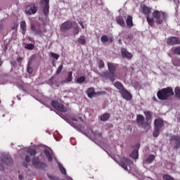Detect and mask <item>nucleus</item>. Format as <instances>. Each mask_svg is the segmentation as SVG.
Listing matches in <instances>:
<instances>
[{"instance_id": "1", "label": "nucleus", "mask_w": 180, "mask_h": 180, "mask_svg": "<svg viewBox=\"0 0 180 180\" xmlns=\"http://www.w3.org/2000/svg\"><path fill=\"white\" fill-rule=\"evenodd\" d=\"M175 93L174 92V89L172 87H166L159 90L157 93V96L160 101H167L171 96H174Z\"/></svg>"}, {"instance_id": "2", "label": "nucleus", "mask_w": 180, "mask_h": 180, "mask_svg": "<svg viewBox=\"0 0 180 180\" xmlns=\"http://www.w3.org/2000/svg\"><path fill=\"white\" fill-rule=\"evenodd\" d=\"M153 17L155 19L156 25H162L168 20V14L164 11L155 10L152 13Z\"/></svg>"}, {"instance_id": "3", "label": "nucleus", "mask_w": 180, "mask_h": 180, "mask_svg": "<svg viewBox=\"0 0 180 180\" xmlns=\"http://www.w3.org/2000/svg\"><path fill=\"white\" fill-rule=\"evenodd\" d=\"M32 164L33 167L37 169H44V168L47 167V164H46L45 162H40V158L39 157H34L32 159Z\"/></svg>"}, {"instance_id": "4", "label": "nucleus", "mask_w": 180, "mask_h": 180, "mask_svg": "<svg viewBox=\"0 0 180 180\" xmlns=\"http://www.w3.org/2000/svg\"><path fill=\"white\" fill-rule=\"evenodd\" d=\"M108 72L110 73L111 77H110V81L111 82H115V77H116V64L108 62L107 63Z\"/></svg>"}, {"instance_id": "5", "label": "nucleus", "mask_w": 180, "mask_h": 180, "mask_svg": "<svg viewBox=\"0 0 180 180\" xmlns=\"http://www.w3.org/2000/svg\"><path fill=\"white\" fill-rule=\"evenodd\" d=\"M119 165L122 167L125 171H129V168L127 167H130V165H133V161L130 160L127 158H122L118 162Z\"/></svg>"}, {"instance_id": "6", "label": "nucleus", "mask_w": 180, "mask_h": 180, "mask_svg": "<svg viewBox=\"0 0 180 180\" xmlns=\"http://www.w3.org/2000/svg\"><path fill=\"white\" fill-rule=\"evenodd\" d=\"M51 106H53L54 109H56V110L61 112L62 113H65V112L68 110L66 106H65L63 104L58 103V101H52Z\"/></svg>"}, {"instance_id": "7", "label": "nucleus", "mask_w": 180, "mask_h": 180, "mask_svg": "<svg viewBox=\"0 0 180 180\" xmlns=\"http://www.w3.org/2000/svg\"><path fill=\"white\" fill-rule=\"evenodd\" d=\"M145 116H146V120L144 123L145 128L148 127L149 129H151V122L153 121V112L151 111H144L143 112Z\"/></svg>"}, {"instance_id": "8", "label": "nucleus", "mask_w": 180, "mask_h": 180, "mask_svg": "<svg viewBox=\"0 0 180 180\" xmlns=\"http://www.w3.org/2000/svg\"><path fill=\"white\" fill-rule=\"evenodd\" d=\"M37 13V6L34 4H28L25 7L26 15H32Z\"/></svg>"}, {"instance_id": "9", "label": "nucleus", "mask_w": 180, "mask_h": 180, "mask_svg": "<svg viewBox=\"0 0 180 180\" xmlns=\"http://www.w3.org/2000/svg\"><path fill=\"white\" fill-rule=\"evenodd\" d=\"M144 120H145V118H144V116L141 115H136V124H137V126L139 127H141L142 129H144V130H150V128L149 127H147L146 128V127L144 126Z\"/></svg>"}, {"instance_id": "10", "label": "nucleus", "mask_w": 180, "mask_h": 180, "mask_svg": "<svg viewBox=\"0 0 180 180\" xmlns=\"http://www.w3.org/2000/svg\"><path fill=\"white\" fill-rule=\"evenodd\" d=\"M72 26H74L72 22L67 20L61 24L60 32H68V30L72 29Z\"/></svg>"}, {"instance_id": "11", "label": "nucleus", "mask_w": 180, "mask_h": 180, "mask_svg": "<svg viewBox=\"0 0 180 180\" xmlns=\"http://www.w3.org/2000/svg\"><path fill=\"white\" fill-rule=\"evenodd\" d=\"M167 44L168 46H176V44H180V38L177 37H170L167 39Z\"/></svg>"}, {"instance_id": "12", "label": "nucleus", "mask_w": 180, "mask_h": 180, "mask_svg": "<svg viewBox=\"0 0 180 180\" xmlns=\"http://www.w3.org/2000/svg\"><path fill=\"white\" fill-rule=\"evenodd\" d=\"M1 160L6 165H11L12 164H13L12 158H11V155H9L2 154L1 155Z\"/></svg>"}, {"instance_id": "13", "label": "nucleus", "mask_w": 180, "mask_h": 180, "mask_svg": "<svg viewBox=\"0 0 180 180\" xmlns=\"http://www.w3.org/2000/svg\"><path fill=\"white\" fill-rule=\"evenodd\" d=\"M170 141L174 143V148L178 150L180 148V136L179 135H173L170 138Z\"/></svg>"}, {"instance_id": "14", "label": "nucleus", "mask_w": 180, "mask_h": 180, "mask_svg": "<svg viewBox=\"0 0 180 180\" xmlns=\"http://www.w3.org/2000/svg\"><path fill=\"white\" fill-rule=\"evenodd\" d=\"M44 153L49 161V162H53V157H54V153L51 149H45Z\"/></svg>"}, {"instance_id": "15", "label": "nucleus", "mask_w": 180, "mask_h": 180, "mask_svg": "<svg viewBox=\"0 0 180 180\" xmlns=\"http://www.w3.org/2000/svg\"><path fill=\"white\" fill-rule=\"evenodd\" d=\"M154 126L155 129H158L161 130V129L164 127V120H162V119L161 118L155 119L154 121Z\"/></svg>"}, {"instance_id": "16", "label": "nucleus", "mask_w": 180, "mask_h": 180, "mask_svg": "<svg viewBox=\"0 0 180 180\" xmlns=\"http://www.w3.org/2000/svg\"><path fill=\"white\" fill-rule=\"evenodd\" d=\"M121 54L124 58H127L128 60H130V58H133V54L127 51V49H126V48H122L121 49Z\"/></svg>"}, {"instance_id": "17", "label": "nucleus", "mask_w": 180, "mask_h": 180, "mask_svg": "<svg viewBox=\"0 0 180 180\" xmlns=\"http://www.w3.org/2000/svg\"><path fill=\"white\" fill-rule=\"evenodd\" d=\"M31 30L34 32L35 34L38 36H41V30L40 29V25H38L37 27L34 24L31 25Z\"/></svg>"}, {"instance_id": "18", "label": "nucleus", "mask_w": 180, "mask_h": 180, "mask_svg": "<svg viewBox=\"0 0 180 180\" xmlns=\"http://www.w3.org/2000/svg\"><path fill=\"white\" fill-rule=\"evenodd\" d=\"M125 19L126 18L122 15H119L116 18V22L117 25H120V26H121V27H124L126 26V22L124 21Z\"/></svg>"}, {"instance_id": "19", "label": "nucleus", "mask_w": 180, "mask_h": 180, "mask_svg": "<svg viewBox=\"0 0 180 180\" xmlns=\"http://www.w3.org/2000/svg\"><path fill=\"white\" fill-rule=\"evenodd\" d=\"M120 94L122 95L124 99H126L127 101H130L131 99V94L125 89L121 91Z\"/></svg>"}, {"instance_id": "20", "label": "nucleus", "mask_w": 180, "mask_h": 180, "mask_svg": "<svg viewBox=\"0 0 180 180\" xmlns=\"http://www.w3.org/2000/svg\"><path fill=\"white\" fill-rule=\"evenodd\" d=\"M89 98H94V96H96V93L95 92V89L94 87H90L86 91Z\"/></svg>"}, {"instance_id": "21", "label": "nucleus", "mask_w": 180, "mask_h": 180, "mask_svg": "<svg viewBox=\"0 0 180 180\" xmlns=\"http://www.w3.org/2000/svg\"><path fill=\"white\" fill-rule=\"evenodd\" d=\"M126 23L127 27H133V17L131 15H127V20H126Z\"/></svg>"}, {"instance_id": "22", "label": "nucleus", "mask_w": 180, "mask_h": 180, "mask_svg": "<svg viewBox=\"0 0 180 180\" xmlns=\"http://www.w3.org/2000/svg\"><path fill=\"white\" fill-rule=\"evenodd\" d=\"M72 81V72H68V76L65 80L62 81L61 84L62 85H63V84H66V82H71Z\"/></svg>"}, {"instance_id": "23", "label": "nucleus", "mask_w": 180, "mask_h": 180, "mask_svg": "<svg viewBox=\"0 0 180 180\" xmlns=\"http://www.w3.org/2000/svg\"><path fill=\"white\" fill-rule=\"evenodd\" d=\"M20 30H22L21 33L22 34L25 35L26 34V21L25 20H22L20 23Z\"/></svg>"}, {"instance_id": "24", "label": "nucleus", "mask_w": 180, "mask_h": 180, "mask_svg": "<svg viewBox=\"0 0 180 180\" xmlns=\"http://www.w3.org/2000/svg\"><path fill=\"white\" fill-rule=\"evenodd\" d=\"M142 12L143 15H146V16H150V13H151V8H150L147 6H143L142 8Z\"/></svg>"}, {"instance_id": "25", "label": "nucleus", "mask_w": 180, "mask_h": 180, "mask_svg": "<svg viewBox=\"0 0 180 180\" xmlns=\"http://www.w3.org/2000/svg\"><path fill=\"white\" fill-rule=\"evenodd\" d=\"M146 20H147V22H148L149 26H150V27H154V25L155 23L154 22V17L153 16L152 18H150V15H147Z\"/></svg>"}, {"instance_id": "26", "label": "nucleus", "mask_w": 180, "mask_h": 180, "mask_svg": "<svg viewBox=\"0 0 180 180\" xmlns=\"http://www.w3.org/2000/svg\"><path fill=\"white\" fill-rule=\"evenodd\" d=\"M114 86H115L117 89H119L120 92H121V91H123L124 89V86H123V84L120 82H116L114 84Z\"/></svg>"}, {"instance_id": "27", "label": "nucleus", "mask_w": 180, "mask_h": 180, "mask_svg": "<svg viewBox=\"0 0 180 180\" xmlns=\"http://www.w3.org/2000/svg\"><path fill=\"white\" fill-rule=\"evenodd\" d=\"M75 27H73L72 33L75 34V36H77V34H79V27L78 26V24L75 22H74Z\"/></svg>"}, {"instance_id": "28", "label": "nucleus", "mask_w": 180, "mask_h": 180, "mask_svg": "<svg viewBox=\"0 0 180 180\" xmlns=\"http://www.w3.org/2000/svg\"><path fill=\"white\" fill-rule=\"evenodd\" d=\"M155 160V156L154 155H150L146 160V164H151L153 161Z\"/></svg>"}, {"instance_id": "29", "label": "nucleus", "mask_w": 180, "mask_h": 180, "mask_svg": "<svg viewBox=\"0 0 180 180\" xmlns=\"http://www.w3.org/2000/svg\"><path fill=\"white\" fill-rule=\"evenodd\" d=\"M110 117V114L107 112L101 116V122H107V120H109Z\"/></svg>"}, {"instance_id": "30", "label": "nucleus", "mask_w": 180, "mask_h": 180, "mask_svg": "<svg viewBox=\"0 0 180 180\" xmlns=\"http://www.w3.org/2000/svg\"><path fill=\"white\" fill-rule=\"evenodd\" d=\"M130 157L134 160H137V158H139V150H133L131 154L130 155Z\"/></svg>"}, {"instance_id": "31", "label": "nucleus", "mask_w": 180, "mask_h": 180, "mask_svg": "<svg viewBox=\"0 0 180 180\" xmlns=\"http://www.w3.org/2000/svg\"><path fill=\"white\" fill-rule=\"evenodd\" d=\"M78 42L82 44V46H85V44H86V39H85V37L84 36H80L78 38Z\"/></svg>"}, {"instance_id": "32", "label": "nucleus", "mask_w": 180, "mask_h": 180, "mask_svg": "<svg viewBox=\"0 0 180 180\" xmlns=\"http://www.w3.org/2000/svg\"><path fill=\"white\" fill-rule=\"evenodd\" d=\"M27 153L28 154H30V155H31V157H34V155H36V154H37V151L36 150V149H33V148L27 149Z\"/></svg>"}, {"instance_id": "33", "label": "nucleus", "mask_w": 180, "mask_h": 180, "mask_svg": "<svg viewBox=\"0 0 180 180\" xmlns=\"http://www.w3.org/2000/svg\"><path fill=\"white\" fill-rule=\"evenodd\" d=\"M49 9H50L49 5H45L44 6L43 13H44V15H45V16H47V15H49Z\"/></svg>"}, {"instance_id": "34", "label": "nucleus", "mask_w": 180, "mask_h": 180, "mask_svg": "<svg viewBox=\"0 0 180 180\" xmlns=\"http://www.w3.org/2000/svg\"><path fill=\"white\" fill-rule=\"evenodd\" d=\"M101 77H103V78H109L110 79L112 75H110V72H103L101 74Z\"/></svg>"}, {"instance_id": "35", "label": "nucleus", "mask_w": 180, "mask_h": 180, "mask_svg": "<svg viewBox=\"0 0 180 180\" xmlns=\"http://www.w3.org/2000/svg\"><path fill=\"white\" fill-rule=\"evenodd\" d=\"M174 92H175L176 98H177L178 99H180V87L176 86L174 89Z\"/></svg>"}, {"instance_id": "36", "label": "nucleus", "mask_w": 180, "mask_h": 180, "mask_svg": "<svg viewBox=\"0 0 180 180\" xmlns=\"http://www.w3.org/2000/svg\"><path fill=\"white\" fill-rule=\"evenodd\" d=\"M59 169L61 174H63V175H67V170H65V168L64 167V166H63V165L59 164Z\"/></svg>"}, {"instance_id": "37", "label": "nucleus", "mask_w": 180, "mask_h": 180, "mask_svg": "<svg viewBox=\"0 0 180 180\" xmlns=\"http://www.w3.org/2000/svg\"><path fill=\"white\" fill-rule=\"evenodd\" d=\"M162 178L164 180H175L174 177H172L171 175L166 174L162 176Z\"/></svg>"}, {"instance_id": "38", "label": "nucleus", "mask_w": 180, "mask_h": 180, "mask_svg": "<svg viewBox=\"0 0 180 180\" xmlns=\"http://www.w3.org/2000/svg\"><path fill=\"white\" fill-rule=\"evenodd\" d=\"M160 133H161V129L155 128V130L153 131V137H158L160 136Z\"/></svg>"}, {"instance_id": "39", "label": "nucleus", "mask_w": 180, "mask_h": 180, "mask_svg": "<svg viewBox=\"0 0 180 180\" xmlns=\"http://www.w3.org/2000/svg\"><path fill=\"white\" fill-rule=\"evenodd\" d=\"M25 49H27V50H33L34 49V45L33 44H26Z\"/></svg>"}, {"instance_id": "40", "label": "nucleus", "mask_w": 180, "mask_h": 180, "mask_svg": "<svg viewBox=\"0 0 180 180\" xmlns=\"http://www.w3.org/2000/svg\"><path fill=\"white\" fill-rule=\"evenodd\" d=\"M101 40L102 43H108V41H109V38L107 37V35H103Z\"/></svg>"}, {"instance_id": "41", "label": "nucleus", "mask_w": 180, "mask_h": 180, "mask_svg": "<svg viewBox=\"0 0 180 180\" xmlns=\"http://www.w3.org/2000/svg\"><path fill=\"white\" fill-rule=\"evenodd\" d=\"M77 84H82V82H85V77L84 76L78 77L77 79Z\"/></svg>"}, {"instance_id": "42", "label": "nucleus", "mask_w": 180, "mask_h": 180, "mask_svg": "<svg viewBox=\"0 0 180 180\" xmlns=\"http://www.w3.org/2000/svg\"><path fill=\"white\" fill-rule=\"evenodd\" d=\"M64 68V66L63 65V64H61L58 69L56 70V75H58L59 74L61 73V72L63 71V69Z\"/></svg>"}, {"instance_id": "43", "label": "nucleus", "mask_w": 180, "mask_h": 180, "mask_svg": "<svg viewBox=\"0 0 180 180\" xmlns=\"http://www.w3.org/2000/svg\"><path fill=\"white\" fill-rule=\"evenodd\" d=\"M51 57H52V58H54V60H58V58H60V55L55 53L54 52H51Z\"/></svg>"}, {"instance_id": "44", "label": "nucleus", "mask_w": 180, "mask_h": 180, "mask_svg": "<svg viewBox=\"0 0 180 180\" xmlns=\"http://www.w3.org/2000/svg\"><path fill=\"white\" fill-rule=\"evenodd\" d=\"M27 72L28 74H33V68L30 67V64H27Z\"/></svg>"}, {"instance_id": "45", "label": "nucleus", "mask_w": 180, "mask_h": 180, "mask_svg": "<svg viewBox=\"0 0 180 180\" xmlns=\"http://www.w3.org/2000/svg\"><path fill=\"white\" fill-rule=\"evenodd\" d=\"M173 53H174V54H177L178 56H180V46L176 47L173 50Z\"/></svg>"}, {"instance_id": "46", "label": "nucleus", "mask_w": 180, "mask_h": 180, "mask_svg": "<svg viewBox=\"0 0 180 180\" xmlns=\"http://www.w3.org/2000/svg\"><path fill=\"white\" fill-rule=\"evenodd\" d=\"M98 68H105V62H103V60H99Z\"/></svg>"}, {"instance_id": "47", "label": "nucleus", "mask_w": 180, "mask_h": 180, "mask_svg": "<svg viewBox=\"0 0 180 180\" xmlns=\"http://www.w3.org/2000/svg\"><path fill=\"white\" fill-rule=\"evenodd\" d=\"M94 134L95 136H96V137H101V138H102V133H101V132H99V131H94Z\"/></svg>"}, {"instance_id": "48", "label": "nucleus", "mask_w": 180, "mask_h": 180, "mask_svg": "<svg viewBox=\"0 0 180 180\" xmlns=\"http://www.w3.org/2000/svg\"><path fill=\"white\" fill-rule=\"evenodd\" d=\"M18 26L19 25L18 23H15L11 27L12 30H18Z\"/></svg>"}, {"instance_id": "49", "label": "nucleus", "mask_w": 180, "mask_h": 180, "mask_svg": "<svg viewBox=\"0 0 180 180\" xmlns=\"http://www.w3.org/2000/svg\"><path fill=\"white\" fill-rule=\"evenodd\" d=\"M54 76H52L50 79H49V82L51 84V85H54Z\"/></svg>"}, {"instance_id": "50", "label": "nucleus", "mask_w": 180, "mask_h": 180, "mask_svg": "<svg viewBox=\"0 0 180 180\" xmlns=\"http://www.w3.org/2000/svg\"><path fill=\"white\" fill-rule=\"evenodd\" d=\"M25 160L26 161V162H30V156L29 155H26L25 158Z\"/></svg>"}, {"instance_id": "51", "label": "nucleus", "mask_w": 180, "mask_h": 180, "mask_svg": "<svg viewBox=\"0 0 180 180\" xmlns=\"http://www.w3.org/2000/svg\"><path fill=\"white\" fill-rule=\"evenodd\" d=\"M127 38L129 39V40H133V39H134V36L133 35V34H130L127 36Z\"/></svg>"}, {"instance_id": "52", "label": "nucleus", "mask_w": 180, "mask_h": 180, "mask_svg": "<svg viewBox=\"0 0 180 180\" xmlns=\"http://www.w3.org/2000/svg\"><path fill=\"white\" fill-rule=\"evenodd\" d=\"M79 25H80L82 29H85V26L84 25V22L82 21H79Z\"/></svg>"}, {"instance_id": "53", "label": "nucleus", "mask_w": 180, "mask_h": 180, "mask_svg": "<svg viewBox=\"0 0 180 180\" xmlns=\"http://www.w3.org/2000/svg\"><path fill=\"white\" fill-rule=\"evenodd\" d=\"M43 2H44V5L46 6V5H49V2H50V0H42Z\"/></svg>"}, {"instance_id": "54", "label": "nucleus", "mask_w": 180, "mask_h": 180, "mask_svg": "<svg viewBox=\"0 0 180 180\" xmlns=\"http://www.w3.org/2000/svg\"><path fill=\"white\" fill-rule=\"evenodd\" d=\"M114 40L115 39L112 37H110V38L108 39V41H110V43H113Z\"/></svg>"}, {"instance_id": "55", "label": "nucleus", "mask_w": 180, "mask_h": 180, "mask_svg": "<svg viewBox=\"0 0 180 180\" xmlns=\"http://www.w3.org/2000/svg\"><path fill=\"white\" fill-rule=\"evenodd\" d=\"M70 119H71V120H72L73 122H77V121H78V120H77V117H71Z\"/></svg>"}, {"instance_id": "56", "label": "nucleus", "mask_w": 180, "mask_h": 180, "mask_svg": "<svg viewBox=\"0 0 180 180\" xmlns=\"http://www.w3.org/2000/svg\"><path fill=\"white\" fill-rule=\"evenodd\" d=\"M22 166L25 167V168H27V167H29V165H27V162H24L22 163Z\"/></svg>"}, {"instance_id": "57", "label": "nucleus", "mask_w": 180, "mask_h": 180, "mask_svg": "<svg viewBox=\"0 0 180 180\" xmlns=\"http://www.w3.org/2000/svg\"><path fill=\"white\" fill-rule=\"evenodd\" d=\"M22 57L17 58L18 63H22Z\"/></svg>"}, {"instance_id": "58", "label": "nucleus", "mask_w": 180, "mask_h": 180, "mask_svg": "<svg viewBox=\"0 0 180 180\" xmlns=\"http://www.w3.org/2000/svg\"><path fill=\"white\" fill-rule=\"evenodd\" d=\"M18 179H19V180H22L23 179V175L19 174L18 175Z\"/></svg>"}, {"instance_id": "59", "label": "nucleus", "mask_w": 180, "mask_h": 180, "mask_svg": "<svg viewBox=\"0 0 180 180\" xmlns=\"http://www.w3.org/2000/svg\"><path fill=\"white\" fill-rule=\"evenodd\" d=\"M4 64V61L0 58V67Z\"/></svg>"}, {"instance_id": "60", "label": "nucleus", "mask_w": 180, "mask_h": 180, "mask_svg": "<svg viewBox=\"0 0 180 180\" xmlns=\"http://www.w3.org/2000/svg\"><path fill=\"white\" fill-rule=\"evenodd\" d=\"M0 170L1 171L4 170V166L3 165H0Z\"/></svg>"}, {"instance_id": "61", "label": "nucleus", "mask_w": 180, "mask_h": 180, "mask_svg": "<svg viewBox=\"0 0 180 180\" xmlns=\"http://www.w3.org/2000/svg\"><path fill=\"white\" fill-rule=\"evenodd\" d=\"M153 101H157V98H155V96H154V97L153 98Z\"/></svg>"}, {"instance_id": "62", "label": "nucleus", "mask_w": 180, "mask_h": 180, "mask_svg": "<svg viewBox=\"0 0 180 180\" xmlns=\"http://www.w3.org/2000/svg\"><path fill=\"white\" fill-rule=\"evenodd\" d=\"M51 179H54L53 176H49Z\"/></svg>"}, {"instance_id": "63", "label": "nucleus", "mask_w": 180, "mask_h": 180, "mask_svg": "<svg viewBox=\"0 0 180 180\" xmlns=\"http://www.w3.org/2000/svg\"><path fill=\"white\" fill-rule=\"evenodd\" d=\"M2 27H4V25H0V29H2Z\"/></svg>"}, {"instance_id": "64", "label": "nucleus", "mask_w": 180, "mask_h": 180, "mask_svg": "<svg viewBox=\"0 0 180 180\" xmlns=\"http://www.w3.org/2000/svg\"><path fill=\"white\" fill-rule=\"evenodd\" d=\"M119 43H120V44H122V40H119Z\"/></svg>"}]
</instances>
